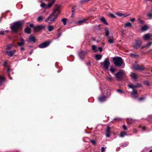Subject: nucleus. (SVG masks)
Returning <instances> with one entry per match:
<instances>
[{"label":"nucleus","mask_w":152,"mask_h":152,"mask_svg":"<svg viewBox=\"0 0 152 152\" xmlns=\"http://www.w3.org/2000/svg\"><path fill=\"white\" fill-rule=\"evenodd\" d=\"M22 24L21 22L17 21L11 24L10 28L12 32L17 33L18 30L22 29Z\"/></svg>","instance_id":"f257e3e1"},{"label":"nucleus","mask_w":152,"mask_h":152,"mask_svg":"<svg viewBox=\"0 0 152 152\" xmlns=\"http://www.w3.org/2000/svg\"><path fill=\"white\" fill-rule=\"evenodd\" d=\"M113 64L116 66H121L124 65V60L120 57H113Z\"/></svg>","instance_id":"f03ea898"},{"label":"nucleus","mask_w":152,"mask_h":152,"mask_svg":"<svg viewBox=\"0 0 152 152\" xmlns=\"http://www.w3.org/2000/svg\"><path fill=\"white\" fill-rule=\"evenodd\" d=\"M142 44V41L140 39L135 40V43L133 45V47L135 49H137L140 47Z\"/></svg>","instance_id":"7ed1b4c3"},{"label":"nucleus","mask_w":152,"mask_h":152,"mask_svg":"<svg viewBox=\"0 0 152 152\" xmlns=\"http://www.w3.org/2000/svg\"><path fill=\"white\" fill-rule=\"evenodd\" d=\"M110 64L109 57L105 58L103 62L101 63V64L103 65V66H109Z\"/></svg>","instance_id":"20e7f679"},{"label":"nucleus","mask_w":152,"mask_h":152,"mask_svg":"<svg viewBox=\"0 0 152 152\" xmlns=\"http://www.w3.org/2000/svg\"><path fill=\"white\" fill-rule=\"evenodd\" d=\"M56 11H59V12L60 11H59V9L58 8H57L55 10H54L53 12L49 15V16H48V17L45 20V22H48L50 19L52 18L54 15L56 13Z\"/></svg>","instance_id":"39448f33"},{"label":"nucleus","mask_w":152,"mask_h":152,"mask_svg":"<svg viewBox=\"0 0 152 152\" xmlns=\"http://www.w3.org/2000/svg\"><path fill=\"white\" fill-rule=\"evenodd\" d=\"M124 74V72L122 70H120L118 72L116 73L115 75L116 77L118 80L121 79L122 76Z\"/></svg>","instance_id":"423d86ee"},{"label":"nucleus","mask_w":152,"mask_h":152,"mask_svg":"<svg viewBox=\"0 0 152 152\" xmlns=\"http://www.w3.org/2000/svg\"><path fill=\"white\" fill-rule=\"evenodd\" d=\"M45 26L44 25H39L36 26L35 31L37 32H39L42 29L45 28Z\"/></svg>","instance_id":"0eeeda50"},{"label":"nucleus","mask_w":152,"mask_h":152,"mask_svg":"<svg viewBox=\"0 0 152 152\" xmlns=\"http://www.w3.org/2000/svg\"><path fill=\"white\" fill-rule=\"evenodd\" d=\"M50 42H45L39 44L38 46L39 48H44L50 45Z\"/></svg>","instance_id":"6e6552de"},{"label":"nucleus","mask_w":152,"mask_h":152,"mask_svg":"<svg viewBox=\"0 0 152 152\" xmlns=\"http://www.w3.org/2000/svg\"><path fill=\"white\" fill-rule=\"evenodd\" d=\"M19 40L20 41L18 42V45L20 47L23 46L25 44V40L22 37H20Z\"/></svg>","instance_id":"1a4fd4ad"},{"label":"nucleus","mask_w":152,"mask_h":152,"mask_svg":"<svg viewBox=\"0 0 152 152\" xmlns=\"http://www.w3.org/2000/svg\"><path fill=\"white\" fill-rule=\"evenodd\" d=\"M86 53L87 52L85 51H82L79 52L78 54L81 60H83V57L84 56Z\"/></svg>","instance_id":"9d476101"},{"label":"nucleus","mask_w":152,"mask_h":152,"mask_svg":"<svg viewBox=\"0 0 152 152\" xmlns=\"http://www.w3.org/2000/svg\"><path fill=\"white\" fill-rule=\"evenodd\" d=\"M132 89L133 90V91L131 94L132 97L133 98H136L137 97V91L134 88Z\"/></svg>","instance_id":"9b49d317"},{"label":"nucleus","mask_w":152,"mask_h":152,"mask_svg":"<svg viewBox=\"0 0 152 152\" xmlns=\"http://www.w3.org/2000/svg\"><path fill=\"white\" fill-rule=\"evenodd\" d=\"M16 50H13L10 51H6L5 52L9 56L11 57L13 56Z\"/></svg>","instance_id":"f8f14e48"},{"label":"nucleus","mask_w":152,"mask_h":152,"mask_svg":"<svg viewBox=\"0 0 152 152\" xmlns=\"http://www.w3.org/2000/svg\"><path fill=\"white\" fill-rule=\"evenodd\" d=\"M151 37V35L150 34H147L144 35L142 38L143 40L147 41L150 39Z\"/></svg>","instance_id":"ddd939ff"},{"label":"nucleus","mask_w":152,"mask_h":152,"mask_svg":"<svg viewBox=\"0 0 152 152\" xmlns=\"http://www.w3.org/2000/svg\"><path fill=\"white\" fill-rule=\"evenodd\" d=\"M141 86V85L139 83H137L135 85H130L129 84L128 85V86L129 88L134 89L135 88L140 87Z\"/></svg>","instance_id":"4468645a"},{"label":"nucleus","mask_w":152,"mask_h":152,"mask_svg":"<svg viewBox=\"0 0 152 152\" xmlns=\"http://www.w3.org/2000/svg\"><path fill=\"white\" fill-rule=\"evenodd\" d=\"M27 41L29 42H35V38L32 35H30L27 39Z\"/></svg>","instance_id":"2eb2a0df"},{"label":"nucleus","mask_w":152,"mask_h":152,"mask_svg":"<svg viewBox=\"0 0 152 152\" xmlns=\"http://www.w3.org/2000/svg\"><path fill=\"white\" fill-rule=\"evenodd\" d=\"M108 42L110 44H112L114 42V39L113 36L109 37H108Z\"/></svg>","instance_id":"dca6fc26"},{"label":"nucleus","mask_w":152,"mask_h":152,"mask_svg":"<svg viewBox=\"0 0 152 152\" xmlns=\"http://www.w3.org/2000/svg\"><path fill=\"white\" fill-rule=\"evenodd\" d=\"M5 80V78L0 75V86H1L2 83L4 82Z\"/></svg>","instance_id":"f3484780"},{"label":"nucleus","mask_w":152,"mask_h":152,"mask_svg":"<svg viewBox=\"0 0 152 152\" xmlns=\"http://www.w3.org/2000/svg\"><path fill=\"white\" fill-rule=\"evenodd\" d=\"M130 76L132 79L134 80L138 78L137 75L134 73H131L130 75Z\"/></svg>","instance_id":"a211bd4d"},{"label":"nucleus","mask_w":152,"mask_h":152,"mask_svg":"<svg viewBox=\"0 0 152 152\" xmlns=\"http://www.w3.org/2000/svg\"><path fill=\"white\" fill-rule=\"evenodd\" d=\"M99 20L104 24L107 25H108V23L104 17H101L99 19Z\"/></svg>","instance_id":"6ab92c4d"},{"label":"nucleus","mask_w":152,"mask_h":152,"mask_svg":"<svg viewBox=\"0 0 152 152\" xmlns=\"http://www.w3.org/2000/svg\"><path fill=\"white\" fill-rule=\"evenodd\" d=\"M134 69L136 70L139 71H142L144 70V67H133Z\"/></svg>","instance_id":"aec40b11"},{"label":"nucleus","mask_w":152,"mask_h":152,"mask_svg":"<svg viewBox=\"0 0 152 152\" xmlns=\"http://www.w3.org/2000/svg\"><path fill=\"white\" fill-rule=\"evenodd\" d=\"M106 97L105 96H102L99 98V100L100 102H103L106 100Z\"/></svg>","instance_id":"412c9836"},{"label":"nucleus","mask_w":152,"mask_h":152,"mask_svg":"<svg viewBox=\"0 0 152 152\" xmlns=\"http://www.w3.org/2000/svg\"><path fill=\"white\" fill-rule=\"evenodd\" d=\"M102 57V55L100 54H96L95 58L97 60H100L101 59Z\"/></svg>","instance_id":"4be33fe9"},{"label":"nucleus","mask_w":152,"mask_h":152,"mask_svg":"<svg viewBox=\"0 0 152 152\" xmlns=\"http://www.w3.org/2000/svg\"><path fill=\"white\" fill-rule=\"evenodd\" d=\"M86 22V20L85 19H83L82 20H79L77 22V23L79 25H80L82 23L84 22Z\"/></svg>","instance_id":"5701e85b"},{"label":"nucleus","mask_w":152,"mask_h":152,"mask_svg":"<svg viewBox=\"0 0 152 152\" xmlns=\"http://www.w3.org/2000/svg\"><path fill=\"white\" fill-rule=\"evenodd\" d=\"M148 26L146 25H144L141 27V29L142 31H145L147 30L148 28Z\"/></svg>","instance_id":"b1692460"},{"label":"nucleus","mask_w":152,"mask_h":152,"mask_svg":"<svg viewBox=\"0 0 152 152\" xmlns=\"http://www.w3.org/2000/svg\"><path fill=\"white\" fill-rule=\"evenodd\" d=\"M92 50L94 51V52H96L98 51L97 48L96 46L94 45L92 46Z\"/></svg>","instance_id":"393cba45"},{"label":"nucleus","mask_w":152,"mask_h":152,"mask_svg":"<svg viewBox=\"0 0 152 152\" xmlns=\"http://www.w3.org/2000/svg\"><path fill=\"white\" fill-rule=\"evenodd\" d=\"M13 44H11L8 45H7L6 47L7 48H6V49L7 50H10L11 49L12 47L13 46Z\"/></svg>","instance_id":"a878e982"},{"label":"nucleus","mask_w":152,"mask_h":152,"mask_svg":"<svg viewBox=\"0 0 152 152\" xmlns=\"http://www.w3.org/2000/svg\"><path fill=\"white\" fill-rule=\"evenodd\" d=\"M105 36L106 37H108L109 36V33H110L109 30V29H108L107 28H105Z\"/></svg>","instance_id":"bb28decb"},{"label":"nucleus","mask_w":152,"mask_h":152,"mask_svg":"<svg viewBox=\"0 0 152 152\" xmlns=\"http://www.w3.org/2000/svg\"><path fill=\"white\" fill-rule=\"evenodd\" d=\"M24 31L26 33L29 34L31 31V29L28 27H27L25 29Z\"/></svg>","instance_id":"cd10ccee"},{"label":"nucleus","mask_w":152,"mask_h":152,"mask_svg":"<svg viewBox=\"0 0 152 152\" xmlns=\"http://www.w3.org/2000/svg\"><path fill=\"white\" fill-rule=\"evenodd\" d=\"M54 28V27L52 26H49L48 27V30L49 31H52Z\"/></svg>","instance_id":"c85d7f7f"},{"label":"nucleus","mask_w":152,"mask_h":152,"mask_svg":"<svg viewBox=\"0 0 152 152\" xmlns=\"http://www.w3.org/2000/svg\"><path fill=\"white\" fill-rule=\"evenodd\" d=\"M106 79H107V80H108V81H109L110 82L113 81L114 80L113 77L111 76L107 77Z\"/></svg>","instance_id":"c756f323"},{"label":"nucleus","mask_w":152,"mask_h":152,"mask_svg":"<svg viewBox=\"0 0 152 152\" xmlns=\"http://www.w3.org/2000/svg\"><path fill=\"white\" fill-rule=\"evenodd\" d=\"M125 135H126V133L125 132H123L120 133V136L121 137H123Z\"/></svg>","instance_id":"7c9ffc66"},{"label":"nucleus","mask_w":152,"mask_h":152,"mask_svg":"<svg viewBox=\"0 0 152 152\" xmlns=\"http://www.w3.org/2000/svg\"><path fill=\"white\" fill-rule=\"evenodd\" d=\"M132 26V24L130 22H128L127 23H126L124 25V27H126L127 26H128L129 27H131Z\"/></svg>","instance_id":"2f4dec72"},{"label":"nucleus","mask_w":152,"mask_h":152,"mask_svg":"<svg viewBox=\"0 0 152 152\" xmlns=\"http://www.w3.org/2000/svg\"><path fill=\"white\" fill-rule=\"evenodd\" d=\"M54 4V1H51L50 3H49L47 6V8L50 7L52 5Z\"/></svg>","instance_id":"473e14b6"},{"label":"nucleus","mask_w":152,"mask_h":152,"mask_svg":"<svg viewBox=\"0 0 152 152\" xmlns=\"http://www.w3.org/2000/svg\"><path fill=\"white\" fill-rule=\"evenodd\" d=\"M43 19V17L42 16H39L37 19V21L40 22L42 21Z\"/></svg>","instance_id":"72a5a7b5"},{"label":"nucleus","mask_w":152,"mask_h":152,"mask_svg":"<svg viewBox=\"0 0 152 152\" xmlns=\"http://www.w3.org/2000/svg\"><path fill=\"white\" fill-rule=\"evenodd\" d=\"M66 18H64L61 20V21L63 23V24L64 25L66 24Z\"/></svg>","instance_id":"f704fd0d"},{"label":"nucleus","mask_w":152,"mask_h":152,"mask_svg":"<svg viewBox=\"0 0 152 152\" xmlns=\"http://www.w3.org/2000/svg\"><path fill=\"white\" fill-rule=\"evenodd\" d=\"M115 15H117V16H119V17H122L123 16V14L119 12H117L115 13Z\"/></svg>","instance_id":"c9c22d12"},{"label":"nucleus","mask_w":152,"mask_h":152,"mask_svg":"<svg viewBox=\"0 0 152 152\" xmlns=\"http://www.w3.org/2000/svg\"><path fill=\"white\" fill-rule=\"evenodd\" d=\"M130 55L131 56H132L133 57H137L139 56L138 55L135 54L130 53Z\"/></svg>","instance_id":"e433bc0d"},{"label":"nucleus","mask_w":152,"mask_h":152,"mask_svg":"<svg viewBox=\"0 0 152 152\" xmlns=\"http://www.w3.org/2000/svg\"><path fill=\"white\" fill-rule=\"evenodd\" d=\"M61 35V33H59V34H56V36H58V37L57 38H54L53 39L55 40V39H58L60 37V36Z\"/></svg>","instance_id":"4c0bfd02"},{"label":"nucleus","mask_w":152,"mask_h":152,"mask_svg":"<svg viewBox=\"0 0 152 152\" xmlns=\"http://www.w3.org/2000/svg\"><path fill=\"white\" fill-rule=\"evenodd\" d=\"M35 27L36 26H34V25L32 23H31L30 24L29 27L30 28H33L34 29V30H35Z\"/></svg>","instance_id":"58836bf2"},{"label":"nucleus","mask_w":152,"mask_h":152,"mask_svg":"<svg viewBox=\"0 0 152 152\" xmlns=\"http://www.w3.org/2000/svg\"><path fill=\"white\" fill-rule=\"evenodd\" d=\"M110 71L113 73L115 72V69L113 67H111V68L110 69Z\"/></svg>","instance_id":"ea45409f"},{"label":"nucleus","mask_w":152,"mask_h":152,"mask_svg":"<svg viewBox=\"0 0 152 152\" xmlns=\"http://www.w3.org/2000/svg\"><path fill=\"white\" fill-rule=\"evenodd\" d=\"M55 21V20L53 18L52 19H51L50 21L48 22V23L49 24H50L51 23H53V22H54Z\"/></svg>","instance_id":"a19ab883"},{"label":"nucleus","mask_w":152,"mask_h":152,"mask_svg":"<svg viewBox=\"0 0 152 152\" xmlns=\"http://www.w3.org/2000/svg\"><path fill=\"white\" fill-rule=\"evenodd\" d=\"M106 133H110V128L109 127H107V130H106Z\"/></svg>","instance_id":"79ce46f5"},{"label":"nucleus","mask_w":152,"mask_h":152,"mask_svg":"<svg viewBox=\"0 0 152 152\" xmlns=\"http://www.w3.org/2000/svg\"><path fill=\"white\" fill-rule=\"evenodd\" d=\"M109 16L112 18H115V16L113 14L110 13L109 14Z\"/></svg>","instance_id":"37998d69"},{"label":"nucleus","mask_w":152,"mask_h":152,"mask_svg":"<svg viewBox=\"0 0 152 152\" xmlns=\"http://www.w3.org/2000/svg\"><path fill=\"white\" fill-rule=\"evenodd\" d=\"M40 6L42 8H45L46 7V5L44 3H42L40 5Z\"/></svg>","instance_id":"c03bdc74"},{"label":"nucleus","mask_w":152,"mask_h":152,"mask_svg":"<svg viewBox=\"0 0 152 152\" xmlns=\"http://www.w3.org/2000/svg\"><path fill=\"white\" fill-rule=\"evenodd\" d=\"M138 21L140 22V24H142L144 23V22L143 20L140 19L139 18L138 19Z\"/></svg>","instance_id":"a18cd8bd"},{"label":"nucleus","mask_w":152,"mask_h":152,"mask_svg":"<svg viewBox=\"0 0 152 152\" xmlns=\"http://www.w3.org/2000/svg\"><path fill=\"white\" fill-rule=\"evenodd\" d=\"M8 31H0V34L2 35H4L5 34V32Z\"/></svg>","instance_id":"49530a36"},{"label":"nucleus","mask_w":152,"mask_h":152,"mask_svg":"<svg viewBox=\"0 0 152 152\" xmlns=\"http://www.w3.org/2000/svg\"><path fill=\"white\" fill-rule=\"evenodd\" d=\"M90 0H81L80 1V3L82 4L85 2H87Z\"/></svg>","instance_id":"de8ad7c7"},{"label":"nucleus","mask_w":152,"mask_h":152,"mask_svg":"<svg viewBox=\"0 0 152 152\" xmlns=\"http://www.w3.org/2000/svg\"><path fill=\"white\" fill-rule=\"evenodd\" d=\"M107 94H106V96H105L106 97V98L107 97H108V96H110V91H107Z\"/></svg>","instance_id":"09e8293b"},{"label":"nucleus","mask_w":152,"mask_h":152,"mask_svg":"<svg viewBox=\"0 0 152 152\" xmlns=\"http://www.w3.org/2000/svg\"><path fill=\"white\" fill-rule=\"evenodd\" d=\"M144 84L145 85L147 86H149V82L147 81L144 82Z\"/></svg>","instance_id":"8fccbe9b"},{"label":"nucleus","mask_w":152,"mask_h":152,"mask_svg":"<svg viewBox=\"0 0 152 152\" xmlns=\"http://www.w3.org/2000/svg\"><path fill=\"white\" fill-rule=\"evenodd\" d=\"M152 44V42H150L148 43L146 45V47H148L149 45H150Z\"/></svg>","instance_id":"3c124183"},{"label":"nucleus","mask_w":152,"mask_h":152,"mask_svg":"<svg viewBox=\"0 0 152 152\" xmlns=\"http://www.w3.org/2000/svg\"><path fill=\"white\" fill-rule=\"evenodd\" d=\"M86 64L87 66H90L91 62L90 61H88L87 62H86Z\"/></svg>","instance_id":"603ef678"},{"label":"nucleus","mask_w":152,"mask_h":152,"mask_svg":"<svg viewBox=\"0 0 152 152\" xmlns=\"http://www.w3.org/2000/svg\"><path fill=\"white\" fill-rule=\"evenodd\" d=\"M130 15L129 14H127V13H126V14H123V16L124 17H126V16H129Z\"/></svg>","instance_id":"864d4df0"},{"label":"nucleus","mask_w":152,"mask_h":152,"mask_svg":"<svg viewBox=\"0 0 152 152\" xmlns=\"http://www.w3.org/2000/svg\"><path fill=\"white\" fill-rule=\"evenodd\" d=\"M90 141L94 145H95L96 144V142L94 140H91Z\"/></svg>","instance_id":"5fc2aeb1"},{"label":"nucleus","mask_w":152,"mask_h":152,"mask_svg":"<svg viewBox=\"0 0 152 152\" xmlns=\"http://www.w3.org/2000/svg\"><path fill=\"white\" fill-rule=\"evenodd\" d=\"M117 91L118 92L120 93H122L123 92V91H122L121 90H120V89H118L117 90Z\"/></svg>","instance_id":"6e6d98bb"},{"label":"nucleus","mask_w":152,"mask_h":152,"mask_svg":"<svg viewBox=\"0 0 152 152\" xmlns=\"http://www.w3.org/2000/svg\"><path fill=\"white\" fill-rule=\"evenodd\" d=\"M98 50L100 52H101L102 50V48L101 47H99L98 48Z\"/></svg>","instance_id":"4d7b16f0"},{"label":"nucleus","mask_w":152,"mask_h":152,"mask_svg":"<svg viewBox=\"0 0 152 152\" xmlns=\"http://www.w3.org/2000/svg\"><path fill=\"white\" fill-rule=\"evenodd\" d=\"M130 20L132 22H134L135 21V19L134 18L130 19Z\"/></svg>","instance_id":"13d9d810"},{"label":"nucleus","mask_w":152,"mask_h":152,"mask_svg":"<svg viewBox=\"0 0 152 152\" xmlns=\"http://www.w3.org/2000/svg\"><path fill=\"white\" fill-rule=\"evenodd\" d=\"M59 13H58L57 14L55 15V17L53 18L55 20L57 18L58 15Z\"/></svg>","instance_id":"bf43d9fd"},{"label":"nucleus","mask_w":152,"mask_h":152,"mask_svg":"<svg viewBox=\"0 0 152 152\" xmlns=\"http://www.w3.org/2000/svg\"><path fill=\"white\" fill-rule=\"evenodd\" d=\"M148 16L150 17H152V12L149 13L148 14Z\"/></svg>","instance_id":"052dcab7"},{"label":"nucleus","mask_w":152,"mask_h":152,"mask_svg":"<svg viewBox=\"0 0 152 152\" xmlns=\"http://www.w3.org/2000/svg\"><path fill=\"white\" fill-rule=\"evenodd\" d=\"M105 151V148L104 147H102L101 148L102 152H104Z\"/></svg>","instance_id":"680f3d73"},{"label":"nucleus","mask_w":152,"mask_h":152,"mask_svg":"<svg viewBox=\"0 0 152 152\" xmlns=\"http://www.w3.org/2000/svg\"><path fill=\"white\" fill-rule=\"evenodd\" d=\"M133 132L135 133H137L138 131L136 129L134 128L133 129Z\"/></svg>","instance_id":"e2e57ef3"},{"label":"nucleus","mask_w":152,"mask_h":152,"mask_svg":"<svg viewBox=\"0 0 152 152\" xmlns=\"http://www.w3.org/2000/svg\"><path fill=\"white\" fill-rule=\"evenodd\" d=\"M123 128L125 130H126L127 129V127L126 126H125L124 125H123Z\"/></svg>","instance_id":"0e129e2a"},{"label":"nucleus","mask_w":152,"mask_h":152,"mask_svg":"<svg viewBox=\"0 0 152 152\" xmlns=\"http://www.w3.org/2000/svg\"><path fill=\"white\" fill-rule=\"evenodd\" d=\"M144 99H145V98H144V97H141L139 99V100L140 101H142V100Z\"/></svg>","instance_id":"69168bd1"},{"label":"nucleus","mask_w":152,"mask_h":152,"mask_svg":"<svg viewBox=\"0 0 152 152\" xmlns=\"http://www.w3.org/2000/svg\"><path fill=\"white\" fill-rule=\"evenodd\" d=\"M7 64V61H5L4 63L3 64V66H5Z\"/></svg>","instance_id":"338daca9"},{"label":"nucleus","mask_w":152,"mask_h":152,"mask_svg":"<svg viewBox=\"0 0 152 152\" xmlns=\"http://www.w3.org/2000/svg\"><path fill=\"white\" fill-rule=\"evenodd\" d=\"M21 47V50H25V49L24 48V47Z\"/></svg>","instance_id":"774afa93"}]
</instances>
